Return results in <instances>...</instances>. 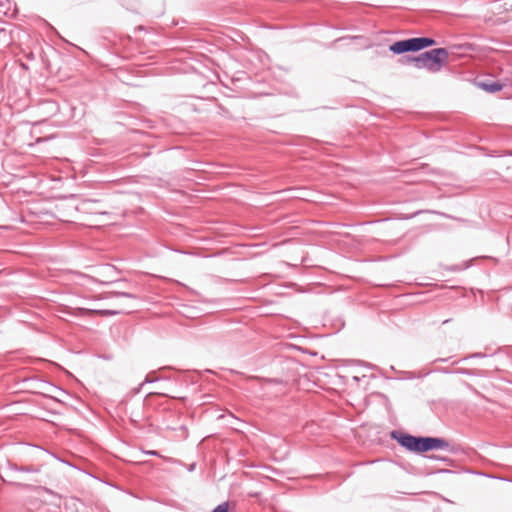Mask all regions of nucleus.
<instances>
[{"label":"nucleus","instance_id":"obj_1","mask_svg":"<svg viewBox=\"0 0 512 512\" xmlns=\"http://www.w3.org/2000/svg\"><path fill=\"white\" fill-rule=\"evenodd\" d=\"M449 53L445 48H436L413 57L411 61L418 69L438 72L448 61Z\"/></svg>","mask_w":512,"mask_h":512},{"label":"nucleus","instance_id":"obj_2","mask_svg":"<svg viewBox=\"0 0 512 512\" xmlns=\"http://www.w3.org/2000/svg\"><path fill=\"white\" fill-rule=\"evenodd\" d=\"M434 44L435 41L432 38H410L407 40L397 41L393 43L390 46V51H392L395 54H402L409 51H419Z\"/></svg>","mask_w":512,"mask_h":512},{"label":"nucleus","instance_id":"obj_3","mask_svg":"<svg viewBox=\"0 0 512 512\" xmlns=\"http://www.w3.org/2000/svg\"><path fill=\"white\" fill-rule=\"evenodd\" d=\"M393 437L398 441V443L401 446L405 447L407 450L413 451V452H419V453L422 452L420 450L421 443H422V437H415V436H412L409 434H403V433H399V435H396L395 433H393Z\"/></svg>","mask_w":512,"mask_h":512},{"label":"nucleus","instance_id":"obj_4","mask_svg":"<svg viewBox=\"0 0 512 512\" xmlns=\"http://www.w3.org/2000/svg\"><path fill=\"white\" fill-rule=\"evenodd\" d=\"M449 443L442 438L422 437L420 450L426 452L433 449H447Z\"/></svg>","mask_w":512,"mask_h":512},{"label":"nucleus","instance_id":"obj_5","mask_svg":"<svg viewBox=\"0 0 512 512\" xmlns=\"http://www.w3.org/2000/svg\"><path fill=\"white\" fill-rule=\"evenodd\" d=\"M122 310H90L84 308H76L74 315H84V314H99V315H115L120 313Z\"/></svg>","mask_w":512,"mask_h":512},{"label":"nucleus","instance_id":"obj_6","mask_svg":"<svg viewBox=\"0 0 512 512\" xmlns=\"http://www.w3.org/2000/svg\"><path fill=\"white\" fill-rule=\"evenodd\" d=\"M479 85L483 90L490 92V93L498 92L503 88V85L500 84L499 82H490V83L482 82Z\"/></svg>","mask_w":512,"mask_h":512},{"label":"nucleus","instance_id":"obj_7","mask_svg":"<svg viewBox=\"0 0 512 512\" xmlns=\"http://www.w3.org/2000/svg\"><path fill=\"white\" fill-rule=\"evenodd\" d=\"M229 511V505L227 502L222 503L218 505L212 512H228Z\"/></svg>","mask_w":512,"mask_h":512},{"label":"nucleus","instance_id":"obj_8","mask_svg":"<svg viewBox=\"0 0 512 512\" xmlns=\"http://www.w3.org/2000/svg\"><path fill=\"white\" fill-rule=\"evenodd\" d=\"M110 295H112V296H123V297H128V298H135V296H134V295L129 294V293H118V292H114V293H110Z\"/></svg>","mask_w":512,"mask_h":512},{"label":"nucleus","instance_id":"obj_9","mask_svg":"<svg viewBox=\"0 0 512 512\" xmlns=\"http://www.w3.org/2000/svg\"><path fill=\"white\" fill-rule=\"evenodd\" d=\"M92 203H93L92 201H84L82 203V209L85 210L87 208L86 206H88L89 204H92Z\"/></svg>","mask_w":512,"mask_h":512}]
</instances>
